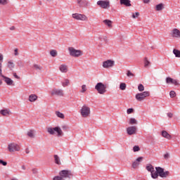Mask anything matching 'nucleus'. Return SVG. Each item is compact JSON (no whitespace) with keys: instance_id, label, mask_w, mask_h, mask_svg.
Returning <instances> with one entry per match:
<instances>
[{"instance_id":"nucleus-1","label":"nucleus","mask_w":180,"mask_h":180,"mask_svg":"<svg viewBox=\"0 0 180 180\" xmlns=\"http://www.w3.org/2000/svg\"><path fill=\"white\" fill-rule=\"evenodd\" d=\"M155 169L156 171L155 173L152 174V178L153 179H157V178H158V175L160 178H167V176H169V171L164 172V169L160 167H155Z\"/></svg>"},{"instance_id":"nucleus-2","label":"nucleus","mask_w":180,"mask_h":180,"mask_svg":"<svg viewBox=\"0 0 180 180\" xmlns=\"http://www.w3.org/2000/svg\"><path fill=\"white\" fill-rule=\"evenodd\" d=\"M108 85L103 84L102 82H98L95 86V89L100 95H105L107 92Z\"/></svg>"},{"instance_id":"nucleus-3","label":"nucleus","mask_w":180,"mask_h":180,"mask_svg":"<svg viewBox=\"0 0 180 180\" xmlns=\"http://www.w3.org/2000/svg\"><path fill=\"white\" fill-rule=\"evenodd\" d=\"M47 131L49 134H51L52 136L56 134V132L57 133L58 137H61L62 136H64V133H63V130H61V128H60V127H56L54 128L48 127Z\"/></svg>"},{"instance_id":"nucleus-4","label":"nucleus","mask_w":180,"mask_h":180,"mask_svg":"<svg viewBox=\"0 0 180 180\" xmlns=\"http://www.w3.org/2000/svg\"><path fill=\"white\" fill-rule=\"evenodd\" d=\"M80 113L82 117H88L91 115V108L88 105H84L80 110Z\"/></svg>"},{"instance_id":"nucleus-5","label":"nucleus","mask_w":180,"mask_h":180,"mask_svg":"<svg viewBox=\"0 0 180 180\" xmlns=\"http://www.w3.org/2000/svg\"><path fill=\"white\" fill-rule=\"evenodd\" d=\"M59 175L64 179L68 178L71 179L72 178V172L70 170L64 169L59 172Z\"/></svg>"},{"instance_id":"nucleus-6","label":"nucleus","mask_w":180,"mask_h":180,"mask_svg":"<svg viewBox=\"0 0 180 180\" xmlns=\"http://www.w3.org/2000/svg\"><path fill=\"white\" fill-rule=\"evenodd\" d=\"M149 96L150 91H143L142 93L136 94L135 98L139 101V102H142V101H144V99H146Z\"/></svg>"},{"instance_id":"nucleus-7","label":"nucleus","mask_w":180,"mask_h":180,"mask_svg":"<svg viewBox=\"0 0 180 180\" xmlns=\"http://www.w3.org/2000/svg\"><path fill=\"white\" fill-rule=\"evenodd\" d=\"M68 50L72 57H80V56H82V51L81 50H77L72 47H70Z\"/></svg>"},{"instance_id":"nucleus-8","label":"nucleus","mask_w":180,"mask_h":180,"mask_svg":"<svg viewBox=\"0 0 180 180\" xmlns=\"http://www.w3.org/2000/svg\"><path fill=\"white\" fill-rule=\"evenodd\" d=\"M97 5H98V6H100V8H102L103 9H108V8H110V2L108 0L98 1Z\"/></svg>"},{"instance_id":"nucleus-9","label":"nucleus","mask_w":180,"mask_h":180,"mask_svg":"<svg viewBox=\"0 0 180 180\" xmlns=\"http://www.w3.org/2000/svg\"><path fill=\"white\" fill-rule=\"evenodd\" d=\"M8 149L10 153H14V151H20V146L17 143H12L8 145Z\"/></svg>"},{"instance_id":"nucleus-10","label":"nucleus","mask_w":180,"mask_h":180,"mask_svg":"<svg viewBox=\"0 0 180 180\" xmlns=\"http://www.w3.org/2000/svg\"><path fill=\"white\" fill-rule=\"evenodd\" d=\"M73 19H76V20H88V17L84 14H79V13H74L72 14Z\"/></svg>"},{"instance_id":"nucleus-11","label":"nucleus","mask_w":180,"mask_h":180,"mask_svg":"<svg viewBox=\"0 0 180 180\" xmlns=\"http://www.w3.org/2000/svg\"><path fill=\"white\" fill-rule=\"evenodd\" d=\"M51 94L53 96H54V95H56V96H64V91L60 89H53L51 91Z\"/></svg>"},{"instance_id":"nucleus-12","label":"nucleus","mask_w":180,"mask_h":180,"mask_svg":"<svg viewBox=\"0 0 180 180\" xmlns=\"http://www.w3.org/2000/svg\"><path fill=\"white\" fill-rule=\"evenodd\" d=\"M115 65L114 60H107L103 63V68H112Z\"/></svg>"},{"instance_id":"nucleus-13","label":"nucleus","mask_w":180,"mask_h":180,"mask_svg":"<svg viewBox=\"0 0 180 180\" xmlns=\"http://www.w3.org/2000/svg\"><path fill=\"white\" fill-rule=\"evenodd\" d=\"M137 131V127L132 126L129 127L127 129V132L129 136H133V134H136V132Z\"/></svg>"},{"instance_id":"nucleus-14","label":"nucleus","mask_w":180,"mask_h":180,"mask_svg":"<svg viewBox=\"0 0 180 180\" xmlns=\"http://www.w3.org/2000/svg\"><path fill=\"white\" fill-rule=\"evenodd\" d=\"M77 3L79 8H86V6H88V1L86 0H77Z\"/></svg>"},{"instance_id":"nucleus-15","label":"nucleus","mask_w":180,"mask_h":180,"mask_svg":"<svg viewBox=\"0 0 180 180\" xmlns=\"http://www.w3.org/2000/svg\"><path fill=\"white\" fill-rule=\"evenodd\" d=\"M171 34H172V37L179 38L180 37V31H179V30L174 28V29H173Z\"/></svg>"},{"instance_id":"nucleus-16","label":"nucleus","mask_w":180,"mask_h":180,"mask_svg":"<svg viewBox=\"0 0 180 180\" xmlns=\"http://www.w3.org/2000/svg\"><path fill=\"white\" fill-rule=\"evenodd\" d=\"M2 78H4V82L8 85H9V86L13 85V80H12V79H11V78H9L8 77H6L5 75L2 76Z\"/></svg>"},{"instance_id":"nucleus-17","label":"nucleus","mask_w":180,"mask_h":180,"mask_svg":"<svg viewBox=\"0 0 180 180\" xmlns=\"http://www.w3.org/2000/svg\"><path fill=\"white\" fill-rule=\"evenodd\" d=\"M146 169L148 171V172H150L151 174V177L153 178V174H154L155 171L154 170V167L151 164H148L146 165Z\"/></svg>"},{"instance_id":"nucleus-18","label":"nucleus","mask_w":180,"mask_h":180,"mask_svg":"<svg viewBox=\"0 0 180 180\" xmlns=\"http://www.w3.org/2000/svg\"><path fill=\"white\" fill-rule=\"evenodd\" d=\"M60 72H68V66L67 65H60L59 67Z\"/></svg>"},{"instance_id":"nucleus-19","label":"nucleus","mask_w":180,"mask_h":180,"mask_svg":"<svg viewBox=\"0 0 180 180\" xmlns=\"http://www.w3.org/2000/svg\"><path fill=\"white\" fill-rule=\"evenodd\" d=\"M162 136L167 140H171V139H172V136L167 131H162Z\"/></svg>"},{"instance_id":"nucleus-20","label":"nucleus","mask_w":180,"mask_h":180,"mask_svg":"<svg viewBox=\"0 0 180 180\" xmlns=\"http://www.w3.org/2000/svg\"><path fill=\"white\" fill-rule=\"evenodd\" d=\"M120 5H124V6H131L130 0H120Z\"/></svg>"},{"instance_id":"nucleus-21","label":"nucleus","mask_w":180,"mask_h":180,"mask_svg":"<svg viewBox=\"0 0 180 180\" xmlns=\"http://www.w3.org/2000/svg\"><path fill=\"white\" fill-rule=\"evenodd\" d=\"M29 101L30 102H35V101H37V96L35 94H31L29 96Z\"/></svg>"},{"instance_id":"nucleus-22","label":"nucleus","mask_w":180,"mask_h":180,"mask_svg":"<svg viewBox=\"0 0 180 180\" xmlns=\"http://www.w3.org/2000/svg\"><path fill=\"white\" fill-rule=\"evenodd\" d=\"M164 9V4L162 3H160L155 6V10L157 11H162Z\"/></svg>"},{"instance_id":"nucleus-23","label":"nucleus","mask_w":180,"mask_h":180,"mask_svg":"<svg viewBox=\"0 0 180 180\" xmlns=\"http://www.w3.org/2000/svg\"><path fill=\"white\" fill-rule=\"evenodd\" d=\"M27 136H28V137H30V139H34V131L33 130H30L27 133Z\"/></svg>"},{"instance_id":"nucleus-24","label":"nucleus","mask_w":180,"mask_h":180,"mask_svg":"<svg viewBox=\"0 0 180 180\" xmlns=\"http://www.w3.org/2000/svg\"><path fill=\"white\" fill-rule=\"evenodd\" d=\"M103 22V23H105V25L108 26V27H112V20H104Z\"/></svg>"},{"instance_id":"nucleus-25","label":"nucleus","mask_w":180,"mask_h":180,"mask_svg":"<svg viewBox=\"0 0 180 180\" xmlns=\"http://www.w3.org/2000/svg\"><path fill=\"white\" fill-rule=\"evenodd\" d=\"M0 113H1V115H2L3 116H8L10 112H9V110H1L0 111Z\"/></svg>"},{"instance_id":"nucleus-26","label":"nucleus","mask_w":180,"mask_h":180,"mask_svg":"<svg viewBox=\"0 0 180 180\" xmlns=\"http://www.w3.org/2000/svg\"><path fill=\"white\" fill-rule=\"evenodd\" d=\"M54 158L56 164H57L58 165H61V162H60V158L58 157V155H55Z\"/></svg>"},{"instance_id":"nucleus-27","label":"nucleus","mask_w":180,"mask_h":180,"mask_svg":"<svg viewBox=\"0 0 180 180\" xmlns=\"http://www.w3.org/2000/svg\"><path fill=\"white\" fill-rule=\"evenodd\" d=\"M8 65V68H10L11 70H12L13 68H15V63H13V62L12 61H8L7 63Z\"/></svg>"},{"instance_id":"nucleus-28","label":"nucleus","mask_w":180,"mask_h":180,"mask_svg":"<svg viewBox=\"0 0 180 180\" xmlns=\"http://www.w3.org/2000/svg\"><path fill=\"white\" fill-rule=\"evenodd\" d=\"M173 54H174L175 57L180 58V51L179 50L174 49Z\"/></svg>"},{"instance_id":"nucleus-29","label":"nucleus","mask_w":180,"mask_h":180,"mask_svg":"<svg viewBox=\"0 0 180 180\" xmlns=\"http://www.w3.org/2000/svg\"><path fill=\"white\" fill-rule=\"evenodd\" d=\"M151 64L150 62H149L148 59L147 58H144V67L145 68H147Z\"/></svg>"},{"instance_id":"nucleus-30","label":"nucleus","mask_w":180,"mask_h":180,"mask_svg":"<svg viewBox=\"0 0 180 180\" xmlns=\"http://www.w3.org/2000/svg\"><path fill=\"white\" fill-rule=\"evenodd\" d=\"M34 68H35V70L37 71H41V70H43V67L37 65V64H34L33 65Z\"/></svg>"},{"instance_id":"nucleus-31","label":"nucleus","mask_w":180,"mask_h":180,"mask_svg":"<svg viewBox=\"0 0 180 180\" xmlns=\"http://www.w3.org/2000/svg\"><path fill=\"white\" fill-rule=\"evenodd\" d=\"M173 82H174V79H172V77H166V84H172Z\"/></svg>"},{"instance_id":"nucleus-32","label":"nucleus","mask_w":180,"mask_h":180,"mask_svg":"<svg viewBox=\"0 0 180 180\" xmlns=\"http://www.w3.org/2000/svg\"><path fill=\"white\" fill-rule=\"evenodd\" d=\"M56 116H58V117H60V119H64L65 117L64 114L60 112V111H56Z\"/></svg>"},{"instance_id":"nucleus-33","label":"nucleus","mask_w":180,"mask_h":180,"mask_svg":"<svg viewBox=\"0 0 180 180\" xmlns=\"http://www.w3.org/2000/svg\"><path fill=\"white\" fill-rule=\"evenodd\" d=\"M129 124H137V120L135 118H130Z\"/></svg>"},{"instance_id":"nucleus-34","label":"nucleus","mask_w":180,"mask_h":180,"mask_svg":"<svg viewBox=\"0 0 180 180\" xmlns=\"http://www.w3.org/2000/svg\"><path fill=\"white\" fill-rule=\"evenodd\" d=\"M62 85L64 87L68 86V85H70V80H68V79H65V82H62Z\"/></svg>"},{"instance_id":"nucleus-35","label":"nucleus","mask_w":180,"mask_h":180,"mask_svg":"<svg viewBox=\"0 0 180 180\" xmlns=\"http://www.w3.org/2000/svg\"><path fill=\"white\" fill-rule=\"evenodd\" d=\"M172 85H175V86H179V80L178 79H173V83H172Z\"/></svg>"},{"instance_id":"nucleus-36","label":"nucleus","mask_w":180,"mask_h":180,"mask_svg":"<svg viewBox=\"0 0 180 180\" xmlns=\"http://www.w3.org/2000/svg\"><path fill=\"white\" fill-rule=\"evenodd\" d=\"M50 54H51V57H57V51L51 50L50 51Z\"/></svg>"},{"instance_id":"nucleus-37","label":"nucleus","mask_w":180,"mask_h":180,"mask_svg":"<svg viewBox=\"0 0 180 180\" xmlns=\"http://www.w3.org/2000/svg\"><path fill=\"white\" fill-rule=\"evenodd\" d=\"M120 89H121V91H124L126 89V83H121L120 84Z\"/></svg>"},{"instance_id":"nucleus-38","label":"nucleus","mask_w":180,"mask_h":180,"mask_svg":"<svg viewBox=\"0 0 180 180\" xmlns=\"http://www.w3.org/2000/svg\"><path fill=\"white\" fill-rule=\"evenodd\" d=\"M138 89H139V92H143V91H144V86L142 84H140L138 86Z\"/></svg>"},{"instance_id":"nucleus-39","label":"nucleus","mask_w":180,"mask_h":180,"mask_svg":"<svg viewBox=\"0 0 180 180\" xmlns=\"http://www.w3.org/2000/svg\"><path fill=\"white\" fill-rule=\"evenodd\" d=\"M81 92H82V94H84V93L86 92V85L83 84V85L82 86Z\"/></svg>"},{"instance_id":"nucleus-40","label":"nucleus","mask_w":180,"mask_h":180,"mask_svg":"<svg viewBox=\"0 0 180 180\" xmlns=\"http://www.w3.org/2000/svg\"><path fill=\"white\" fill-rule=\"evenodd\" d=\"M170 98H175L176 96V93L174 91H171L169 92Z\"/></svg>"},{"instance_id":"nucleus-41","label":"nucleus","mask_w":180,"mask_h":180,"mask_svg":"<svg viewBox=\"0 0 180 180\" xmlns=\"http://www.w3.org/2000/svg\"><path fill=\"white\" fill-rule=\"evenodd\" d=\"M134 153H137V151H140V147L139 146H134L133 148Z\"/></svg>"},{"instance_id":"nucleus-42","label":"nucleus","mask_w":180,"mask_h":180,"mask_svg":"<svg viewBox=\"0 0 180 180\" xmlns=\"http://www.w3.org/2000/svg\"><path fill=\"white\" fill-rule=\"evenodd\" d=\"M139 162L135 161L132 163V167H134V168H137V167H139Z\"/></svg>"},{"instance_id":"nucleus-43","label":"nucleus","mask_w":180,"mask_h":180,"mask_svg":"<svg viewBox=\"0 0 180 180\" xmlns=\"http://www.w3.org/2000/svg\"><path fill=\"white\" fill-rule=\"evenodd\" d=\"M8 0H0V5H7Z\"/></svg>"},{"instance_id":"nucleus-44","label":"nucleus","mask_w":180,"mask_h":180,"mask_svg":"<svg viewBox=\"0 0 180 180\" xmlns=\"http://www.w3.org/2000/svg\"><path fill=\"white\" fill-rule=\"evenodd\" d=\"M133 112H134V110L133 108H129L127 110V115H130V114L133 113Z\"/></svg>"},{"instance_id":"nucleus-45","label":"nucleus","mask_w":180,"mask_h":180,"mask_svg":"<svg viewBox=\"0 0 180 180\" xmlns=\"http://www.w3.org/2000/svg\"><path fill=\"white\" fill-rule=\"evenodd\" d=\"M137 16H140V13L136 12V13H135V14L134 13L132 14L133 19H136V18H137Z\"/></svg>"},{"instance_id":"nucleus-46","label":"nucleus","mask_w":180,"mask_h":180,"mask_svg":"<svg viewBox=\"0 0 180 180\" xmlns=\"http://www.w3.org/2000/svg\"><path fill=\"white\" fill-rule=\"evenodd\" d=\"M0 164H1V165H4V167H6V165H8V162H6L1 159H0Z\"/></svg>"},{"instance_id":"nucleus-47","label":"nucleus","mask_w":180,"mask_h":180,"mask_svg":"<svg viewBox=\"0 0 180 180\" xmlns=\"http://www.w3.org/2000/svg\"><path fill=\"white\" fill-rule=\"evenodd\" d=\"M4 62V55L0 53V65H2V63Z\"/></svg>"},{"instance_id":"nucleus-48","label":"nucleus","mask_w":180,"mask_h":180,"mask_svg":"<svg viewBox=\"0 0 180 180\" xmlns=\"http://www.w3.org/2000/svg\"><path fill=\"white\" fill-rule=\"evenodd\" d=\"M127 77H134V74H133L130 70H128L127 72Z\"/></svg>"},{"instance_id":"nucleus-49","label":"nucleus","mask_w":180,"mask_h":180,"mask_svg":"<svg viewBox=\"0 0 180 180\" xmlns=\"http://www.w3.org/2000/svg\"><path fill=\"white\" fill-rule=\"evenodd\" d=\"M164 158L165 160H168V158H169V153H165L164 155Z\"/></svg>"},{"instance_id":"nucleus-50","label":"nucleus","mask_w":180,"mask_h":180,"mask_svg":"<svg viewBox=\"0 0 180 180\" xmlns=\"http://www.w3.org/2000/svg\"><path fill=\"white\" fill-rule=\"evenodd\" d=\"M143 161V157H139L136 159V162H141Z\"/></svg>"},{"instance_id":"nucleus-51","label":"nucleus","mask_w":180,"mask_h":180,"mask_svg":"<svg viewBox=\"0 0 180 180\" xmlns=\"http://www.w3.org/2000/svg\"><path fill=\"white\" fill-rule=\"evenodd\" d=\"M14 55H15V56H19V53L18 52V49H15L14 50Z\"/></svg>"},{"instance_id":"nucleus-52","label":"nucleus","mask_w":180,"mask_h":180,"mask_svg":"<svg viewBox=\"0 0 180 180\" xmlns=\"http://www.w3.org/2000/svg\"><path fill=\"white\" fill-rule=\"evenodd\" d=\"M167 116H168V117L172 118L174 116V114H172V112H168Z\"/></svg>"},{"instance_id":"nucleus-53","label":"nucleus","mask_w":180,"mask_h":180,"mask_svg":"<svg viewBox=\"0 0 180 180\" xmlns=\"http://www.w3.org/2000/svg\"><path fill=\"white\" fill-rule=\"evenodd\" d=\"M13 77H15L17 79H19L20 77L16 75V73H13Z\"/></svg>"},{"instance_id":"nucleus-54","label":"nucleus","mask_w":180,"mask_h":180,"mask_svg":"<svg viewBox=\"0 0 180 180\" xmlns=\"http://www.w3.org/2000/svg\"><path fill=\"white\" fill-rule=\"evenodd\" d=\"M62 129H63V130H67L68 129V127H67L66 125H63Z\"/></svg>"},{"instance_id":"nucleus-55","label":"nucleus","mask_w":180,"mask_h":180,"mask_svg":"<svg viewBox=\"0 0 180 180\" xmlns=\"http://www.w3.org/2000/svg\"><path fill=\"white\" fill-rule=\"evenodd\" d=\"M32 174H37V169H32Z\"/></svg>"},{"instance_id":"nucleus-56","label":"nucleus","mask_w":180,"mask_h":180,"mask_svg":"<svg viewBox=\"0 0 180 180\" xmlns=\"http://www.w3.org/2000/svg\"><path fill=\"white\" fill-rule=\"evenodd\" d=\"M144 4H148L150 3V0H143Z\"/></svg>"},{"instance_id":"nucleus-57","label":"nucleus","mask_w":180,"mask_h":180,"mask_svg":"<svg viewBox=\"0 0 180 180\" xmlns=\"http://www.w3.org/2000/svg\"><path fill=\"white\" fill-rule=\"evenodd\" d=\"M25 153H26V154H29V153H30V152L29 151V149H28V148H27V149L25 150Z\"/></svg>"},{"instance_id":"nucleus-58","label":"nucleus","mask_w":180,"mask_h":180,"mask_svg":"<svg viewBox=\"0 0 180 180\" xmlns=\"http://www.w3.org/2000/svg\"><path fill=\"white\" fill-rule=\"evenodd\" d=\"M21 168H22V169H23L24 171L26 169V167H25V165H22V166L21 167Z\"/></svg>"},{"instance_id":"nucleus-59","label":"nucleus","mask_w":180,"mask_h":180,"mask_svg":"<svg viewBox=\"0 0 180 180\" xmlns=\"http://www.w3.org/2000/svg\"><path fill=\"white\" fill-rule=\"evenodd\" d=\"M10 30H15V27H14V26L11 27L10 28Z\"/></svg>"},{"instance_id":"nucleus-60","label":"nucleus","mask_w":180,"mask_h":180,"mask_svg":"<svg viewBox=\"0 0 180 180\" xmlns=\"http://www.w3.org/2000/svg\"><path fill=\"white\" fill-rule=\"evenodd\" d=\"M3 82L2 80H0V85H2Z\"/></svg>"},{"instance_id":"nucleus-61","label":"nucleus","mask_w":180,"mask_h":180,"mask_svg":"<svg viewBox=\"0 0 180 180\" xmlns=\"http://www.w3.org/2000/svg\"><path fill=\"white\" fill-rule=\"evenodd\" d=\"M46 1H48V2H50V1H51V0H46Z\"/></svg>"}]
</instances>
